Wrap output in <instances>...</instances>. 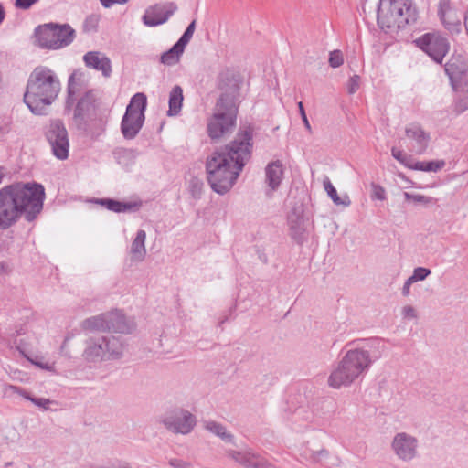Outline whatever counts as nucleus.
<instances>
[{
	"label": "nucleus",
	"mask_w": 468,
	"mask_h": 468,
	"mask_svg": "<svg viewBox=\"0 0 468 468\" xmlns=\"http://www.w3.org/2000/svg\"><path fill=\"white\" fill-rule=\"evenodd\" d=\"M159 421L168 431L182 435L189 434L197 425L196 416L180 406L167 409Z\"/></svg>",
	"instance_id": "obj_9"
},
{
	"label": "nucleus",
	"mask_w": 468,
	"mask_h": 468,
	"mask_svg": "<svg viewBox=\"0 0 468 468\" xmlns=\"http://www.w3.org/2000/svg\"><path fill=\"white\" fill-rule=\"evenodd\" d=\"M203 183L198 179H192L190 182L191 192L193 196H198L201 193Z\"/></svg>",
	"instance_id": "obj_49"
},
{
	"label": "nucleus",
	"mask_w": 468,
	"mask_h": 468,
	"mask_svg": "<svg viewBox=\"0 0 468 468\" xmlns=\"http://www.w3.org/2000/svg\"><path fill=\"white\" fill-rule=\"evenodd\" d=\"M391 155L406 167L409 165V163L411 158L410 155L403 153V151L398 149L397 147L391 148Z\"/></svg>",
	"instance_id": "obj_41"
},
{
	"label": "nucleus",
	"mask_w": 468,
	"mask_h": 468,
	"mask_svg": "<svg viewBox=\"0 0 468 468\" xmlns=\"http://www.w3.org/2000/svg\"><path fill=\"white\" fill-rule=\"evenodd\" d=\"M298 108H299L301 118H302V120L303 122V124H304L305 128L310 132L311 131V125H310L309 121L307 119V116H306V113H305V111H304V107H303V104L302 101L298 102Z\"/></svg>",
	"instance_id": "obj_51"
},
{
	"label": "nucleus",
	"mask_w": 468,
	"mask_h": 468,
	"mask_svg": "<svg viewBox=\"0 0 468 468\" xmlns=\"http://www.w3.org/2000/svg\"><path fill=\"white\" fill-rule=\"evenodd\" d=\"M13 197L5 186L0 189V230H6L20 219Z\"/></svg>",
	"instance_id": "obj_13"
},
{
	"label": "nucleus",
	"mask_w": 468,
	"mask_h": 468,
	"mask_svg": "<svg viewBox=\"0 0 468 468\" xmlns=\"http://www.w3.org/2000/svg\"><path fill=\"white\" fill-rule=\"evenodd\" d=\"M431 273L430 269L424 267L415 268L412 275L410 277L414 282L425 280Z\"/></svg>",
	"instance_id": "obj_42"
},
{
	"label": "nucleus",
	"mask_w": 468,
	"mask_h": 468,
	"mask_svg": "<svg viewBox=\"0 0 468 468\" xmlns=\"http://www.w3.org/2000/svg\"><path fill=\"white\" fill-rule=\"evenodd\" d=\"M129 0H100L101 5L105 8H110L113 5H124Z\"/></svg>",
	"instance_id": "obj_52"
},
{
	"label": "nucleus",
	"mask_w": 468,
	"mask_h": 468,
	"mask_svg": "<svg viewBox=\"0 0 468 468\" xmlns=\"http://www.w3.org/2000/svg\"><path fill=\"white\" fill-rule=\"evenodd\" d=\"M377 18L382 29L399 30L415 23L418 11L412 0H379Z\"/></svg>",
	"instance_id": "obj_7"
},
{
	"label": "nucleus",
	"mask_w": 468,
	"mask_h": 468,
	"mask_svg": "<svg viewBox=\"0 0 468 468\" xmlns=\"http://www.w3.org/2000/svg\"><path fill=\"white\" fill-rule=\"evenodd\" d=\"M114 155L119 164H122L124 161H133L135 158L134 151L125 148L116 150Z\"/></svg>",
	"instance_id": "obj_38"
},
{
	"label": "nucleus",
	"mask_w": 468,
	"mask_h": 468,
	"mask_svg": "<svg viewBox=\"0 0 468 468\" xmlns=\"http://www.w3.org/2000/svg\"><path fill=\"white\" fill-rule=\"evenodd\" d=\"M8 388L11 389L14 393L19 394L21 397H23L27 400L31 401L34 405L44 410H56V409H53L51 407L52 405L57 406L58 403L55 400H51L49 399L45 398L34 397L29 392L17 386L9 385Z\"/></svg>",
	"instance_id": "obj_24"
},
{
	"label": "nucleus",
	"mask_w": 468,
	"mask_h": 468,
	"mask_svg": "<svg viewBox=\"0 0 468 468\" xmlns=\"http://www.w3.org/2000/svg\"><path fill=\"white\" fill-rule=\"evenodd\" d=\"M104 338L90 337L86 340V346L83 351L82 356L88 363H99L106 359L104 351Z\"/></svg>",
	"instance_id": "obj_16"
},
{
	"label": "nucleus",
	"mask_w": 468,
	"mask_h": 468,
	"mask_svg": "<svg viewBox=\"0 0 468 468\" xmlns=\"http://www.w3.org/2000/svg\"><path fill=\"white\" fill-rule=\"evenodd\" d=\"M34 365L37 366L38 367L40 368H48V365L45 364V363H42L40 361H37V360H30Z\"/></svg>",
	"instance_id": "obj_55"
},
{
	"label": "nucleus",
	"mask_w": 468,
	"mask_h": 468,
	"mask_svg": "<svg viewBox=\"0 0 468 468\" xmlns=\"http://www.w3.org/2000/svg\"><path fill=\"white\" fill-rule=\"evenodd\" d=\"M404 197L408 201H412L414 203H422L424 205H430L436 202V199L431 197H426L420 194H410L408 192H404Z\"/></svg>",
	"instance_id": "obj_37"
},
{
	"label": "nucleus",
	"mask_w": 468,
	"mask_h": 468,
	"mask_svg": "<svg viewBox=\"0 0 468 468\" xmlns=\"http://www.w3.org/2000/svg\"><path fill=\"white\" fill-rule=\"evenodd\" d=\"M145 239V231L139 229L131 245L130 254L133 261H143L144 260L146 255Z\"/></svg>",
	"instance_id": "obj_25"
},
{
	"label": "nucleus",
	"mask_w": 468,
	"mask_h": 468,
	"mask_svg": "<svg viewBox=\"0 0 468 468\" xmlns=\"http://www.w3.org/2000/svg\"><path fill=\"white\" fill-rule=\"evenodd\" d=\"M75 37L76 32L69 24H60V48L70 45Z\"/></svg>",
	"instance_id": "obj_34"
},
{
	"label": "nucleus",
	"mask_w": 468,
	"mask_h": 468,
	"mask_svg": "<svg viewBox=\"0 0 468 468\" xmlns=\"http://www.w3.org/2000/svg\"><path fill=\"white\" fill-rule=\"evenodd\" d=\"M107 313L101 314L96 316H92L85 319L81 327L84 330L94 332V331H107Z\"/></svg>",
	"instance_id": "obj_30"
},
{
	"label": "nucleus",
	"mask_w": 468,
	"mask_h": 468,
	"mask_svg": "<svg viewBox=\"0 0 468 468\" xmlns=\"http://www.w3.org/2000/svg\"><path fill=\"white\" fill-rule=\"evenodd\" d=\"M99 19L95 16L86 17L83 22L82 29L85 33L96 32L98 29Z\"/></svg>",
	"instance_id": "obj_40"
},
{
	"label": "nucleus",
	"mask_w": 468,
	"mask_h": 468,
	"mask_svg": "<svg viewBox=\"0 0 468 468\" xmlns=\"http://www.w3.org/2000/svg\"><path fill=\"white\" fill-rule=\"evenodd\" d=\"M146 107L144 93L138 92L132 97L121 122V133L124 139L133 140L137 136L145 120Z\"/></svg>",
	"instance_id": "obj_8"
},
{
	"label": "nucleus",
	"mask_w": 468,
	"mask_h": 468,
	"mask_svg": "<svg viewBox=\"0 0 468 468\" xmlns=\"http://www.w3.org/2000/svg\"><path fill=\"white\" fill-rule=\"evenodd\" d=\"M13 197L20 218L27 222L34 221L43 210L45 188L42 184L33 182H16L5 186Z\"/></svg>",
	"instance_id": "obj_6"
},
{
	"label": "nucleus",
	"mask_w": 468,
	"mask_h": 468,
	"mask_svg": "<svg viewBox=\"0 0 468 468\" xmlns=\"http://www.w3.org/2000/svg\"><path fill=\"white\" fill-rule=\"evenodd\" d=\"M254 128L239 127L233 140L215 150L206 161L207 179L218 195L228 193L236 183L253 150Z\"/></svg>",
	"instance_id": "obj_1"
},
{
	"label": "nucleus",
	"mask_w": 468,
	"mask_h": 468,
	"mask_svg": "<svg viewBox=\"0 0 468 468\" xmlns=\"http://www.w3.org/2000/svg\"><path fill=\"white\" fill-rule=\"evenodd\" d=\"M416 46L424 51L436 63L441 64L449 52L450 42L440 32H429L415 39Z\"/></svg>",
	"instance_id": "obj_10"
},
{
	"label": "nucleus",
	"mask_w": 468,
	"mask_h": 468,
	"mask_svg": "<svg viewBox=\"0 0 468 468\" xmlns=\"http://www.w3.org/2000/svg\"><path fill=\"white\" fill-rule=\"evenodd\" d=\"M39 0H16L15 6L18 9L27 10Z\"/></svg>",
	"instance_id": "obj_48"
},
{
	"label": "nucleus",
	"mask_w": 468,
	"mask_h": 468,
	"mask_svg": "<svg viewBox=\"0 0 468 468\" xmlns=\"http://www.w3.org/2000/svg\"><path fill=\"white\" fill-rule=\"evenodd\" d=\"M360 85V77L358 75L352 76L347 82V91L349 94H354L357 91Z\"/></svg>",
	"instance_id": "obj_46"
},
{
	"label": "nucleus",
	"mask_w": 468,
	"mask_h": 468,
	"mask_svg": "<svg viewBox=\"0 0 468 468\" xmlns=\"http://www.w3.org/2000/svg\"><path fill=\"white\" fill-rule=\"evenodd\" d=\"M372 187H373V194H372L373 198H376V199L381 200V201L386 199V192H385L384 187H382L379 185H376V184H373Z\"/></svg>",
	"instance_id": "obj_47"
},
{
	"label": "nucleus",
	"mask_w": 468,
	"mask_h": 468,
	"mask_svg": "<svg viewBox=\"0 0 468 468\" xmlns=\"http://www.w3.org/2000/svg\"><path fill=\"white\" fill-rule=\"evenodd\" d=\"M179 463H180L179 460L174 459V460H171L169 463L171 466H173L175 468H179L180 467Z\"/></svg>",
	"instance_id": "obj_57"
},
{
	"label": "nucleus",
	"mask_w": 468,
	"mask_h": 468,
	"mask_svg": "<svg viewBox=\"0 0 468 468\" xmlns=\"http://www.w3.org/2000/svg\"><path fill=\"white\" fill-rule=\"evenodd\" d=\"M445 166L444 160L425 162V172H438Z\"/></svg>",
	"instance_id": "obj_45"
},
{
	"label": "nucleus",
	"mask_w": 468,
	"mask_h": 468,
	"mask_svg": "<svg viewBox=\"0 0 468 468\" xmlns=\"http://www.w3.org/2000/svg\"><path fill=\"white\" fill-rule=\"evenodd\" d=\"M176 10L177 5L174 2L155 4L145 10L142 20L147 27H156L165 23Z\"/></svg>",
	"instance_id": "obj_14"
},
{
	"label": "nucleus",
	"mask_w": 468,
	"mask_h": 468,
	"mask_svg": "<svg viewBox=\"0 0 468 468\" xmlns=\"http://www.w3.org/2000/svg\"><path fill=\"white\" fill-rule=\"evenodd\" d=\"M2 179H3V175L0 174V183L2 182Z\"/></svg>",
	"instance_id": "obj_59"
},
{
	"label": "nucleus",
	"mask_w": 468,
	"mask_h": 468,
	"mask_svg": "<svg viewBox=\"0 0 468 468\" xmlns=\"http://www.w3.org/2000/svg\"><path fill=\"white\" fill-rule=\"evenodd\" d=\"M412 283H414V282L410 277L404 282L402 291H401V292L404 296H408L410 294V286Z\"/></svg>",
	"instance_id": "obj_54"
},
{
	"label": "nucleus",
	"mask_w": 468,
	"mask_h": 468,
	"mask_svg": "<svg viewBox=\"0 0 468 468\" xmlns=\"http://www.w3.org/2000/svg\"><path fill=\"white\" fill-rule=\"evenodd\" d=\"M64 111L72 112V125L78 132L90 134L91 123L98 118L99 102L95 90L87 89L80 70H74L69 78Z\"/></svg>",
	"instance_id": "obj_3"
},
{
	"label": "nucleus",
	"mask_w": 468,
	"mask_h": 468,
	"mask_svg": "<svg viewBox=\"0 0 468 468\" xmlns=\"http://www.w3.org/2000/svg\"><path fill=\"white\" fill-rule=\"evenodd\" d=\"M104 338V351L107 360L118 359L122 356L124 345L118 336H101Z\"/></svg>",
	"instance_id": "obj_23"
},
{
	"label": "nucleus",
	"mask_w": 468,
	"mask_h": 468,
	"mask_svg": "<svg viewBox=\"0 0 468 468\" xmlns=\"http://www.w3.org/2000/svg\"><path fill=\"white\" fill-rule=\"evenodd\" d=\"M45 136L51 146L52 154L58 158V120H50L49 125L46 128Z\"/></svg>",
	"instance_id": "obj_29"
},
{
	"label": "nucleus",
	"mask_w": 468,
	"mask_h": 468,
	"mask_svg": "<svg viewBox=\"0 0 468 468\" xmlns=\"http://www.w3.org/2000/svg\"><path fill=\"white\" fill-rule=\"evenodd\" d=\"M464 92H466L467 95H468V80L465 83V90H464Z\"/></svg>",
	"instance_id": "obj_58"
},
{
	"label": "nucleus",
	"mask_w": 468,
	"mask_h": 468,
	"mask_svg": "<svg viewBox=\"0 0 468 468\" xmlns=\"http://www.w3.org/2000/svg\"><path fill=\"white\" fill-rule=\"evenodd\" d=\"M407 167L410 169H412V170L425 172V162H421V161L412 162V160L410 159L409 165Z\"/></svg>",
	"instance_id": "obj_53"
},
{
	"label": "nucleus",
	"mask_w": 468,
	"mask_h": 468,
	"mask_svg": "<svg viewBox=\"0 0 468 468\" xmlns=\"http://www.w3.org/2000/svg\"><path fill=\"white\" fill-rule=\"evenodd\" d=\"M96 203H99L101 206L105 207L108 210L117 213L132 210L133 208H135L137 207L135 203L121 202L111 198L97 199Z\"/></svg>",
	"instance_id": "obj_31"
},
{
	"label": "nucleus",
	"mask_w": 468,
	"mask_h": 468,
	"mask_svg": "<svg viewBox=\"0 0 468 468\" xmlns=\"http://www.w3.org/2000/svg\"><path fill=\"white\" fill-rule=\"evenodd\" d=\"M324 186L325 191L327 192V195L330 197V198L333 200V202L335 205H343L345 207H347L350 205V200L348 197H346L345 199H342L338 197L337 191L335 188V186L332 185L329 178H325L324 180Z\"/></svg>",
	"instance_id": "obj_33"
},
{
	"label": "nucleus",
	"mask_w": 468,
	"mask_h": 468,
	"mask_svg": "<svg viewBox=\"0 0 468 468\" xmlns=\"http://www.w3.org/2000/svg\"><path fill=\"white\" fill-rule=\"evenodd\" d=\"M204 428L220 438L223 441L234 443V435L228 431L223 424L215 420H207L204 422Z\"/></svg>",
	"instance_id": "obj_28"
},
{
	"label": "nucleus",
	"mask_w": 468,
	"mask_h": 468,
	"mask_svg": "<svg viewBox=\"0 0 468 468\" xmlns=\"http://www.w3.org/2000/svg\"><path fill=\"white\" fill-rule=\"evenodd\" d=\"M418 447V439L407 432L397 433L391 441V449L396 456L406 463L417 458Z\"/></svg>",
	"instance_id": "obj_11"
},
{
	"label": "nucleus",
	"mask_w": 468,
	"mask_h": 468,
	"mask_svg": "<svg viewBox=\"0 0 468 468\" xmlns=\"http://www.w3.org/2000/svg\"><path fill=\"white\" fill-rule=\"evenodd\" d=\"M196 28V21L193 20L186 27L181 37L177 40L178 46H182L186 48L187 43L193 37L194 31Z\"/></svg>",
	"instance_id": "obj_39"
},
{
	"label": "nucleus",
	"mask_w": 468,
	"mask_h": 468,
	"mask_svg": "<svg viewBox=\"0 0 468 468\" xmlns=\"http://www.w3.org/2000/svg\"><path fill=\"white\" fill-rule=\"evenodd\" d=\"M85 66L101 71L105 78L112 74V63L108 57L99 51H89L83 56Z\"/></svg>",
	"instance_id": "obj_18"
},
{
	"label": "nucleus",
	"mask_w": 468,
	"mask_h": 468,
	"mask_svg": "<svg viewBox=\"0 0 468 468\" xmlns=\"http://www.w3.org/2000/svg\"><path fill=\"white\" fill-rule=\"evenodd\" d=\"M241 84L242 77L234 69H226L218 74V88L221 93L207 126V134L212 141L225 137L235 128Z\"/></svg>",
	"instance_id": "obj_2"
},
{
	"label": "nucleus",
	"mask_w": 468,
	"mask_h": 468,
	"mask_svg": "<svg viewBox=\"0 0 468 468\" xmlns=\"http://www.w3.org/2000/svg\"><path fill=\"white\" fill-rule=\"evenodd\" d=\"M69 148L67 130L63 125H60V160H66L69 157Z\"/></svg>",
	"instance_id": "obj_36"
},
{
	"label": "nucleus",
	"mask_w": 468,
	"mask_h": 468,
	"mask_svg": "<svg viewBox=\"0 0 468 468\" xmlns=\"http://www.w3.org/2000/svg\"><path fill=\"white\" fill-rule=\"evenodd\" d=\"M183 99V89L179 85L174 86L169 94V109L167 111L168 116H175L180 112Z\"/></svg>",
	"instance_id": "obj_27"
},
{
	"label": "nucleus",
	"mask_w": 468,
	"mask_h": 468,
	"mask_svg": "<svg viewBox=\"0 0 468 468\" xmlns=\"http://www.w3.org/2000/svg\"><path fill=\"white\" fill-rule=\"evenodd\" d=\"M107 331L121 334H130L134 328L133 322L127 320L119 311L107 313Z\"/></svg>",
	"instance_id": "obj_20"
},
{
	"label": "nucleus",
	"mask_w": 468,
	"mask_h": 468,
	"mask_svg": "<svg viewBox=\"0 0 468 468\" xmlns=\"http://www.w3.org/2000/svg\"><path fill=\"white\" fill-rule=\"evenodd\" d=\"M438 16L444 27L451 32H460L461 21L455 15L450 0H440Z\"/></svg>",
	"instance_id": "obj_17"
},
{
	"label": "nucleus",
	"mask_w": 468,
	"mask_h": 468,
	"mask_svg": "<svg viewBox=\"0 0 468 468\" xmlns=\"http://www.w3.org/2000/svg\"><path fill=\"white\" fill-rule=\"evenodd\" d=\"M378 358V356L372 358L369 352L362 348L348 350L331 371L327 380L328 386L335 389L350 386L364 375Z\"/></svg>",
	"instance_id": "obj_5"
},
{
	"label": "nucleus",
	"mask_w": 468,
	"mask_h": 468,
	"mask_svg": "<svg viewBox=\"0 0 468 468\" xmlns=\"http://www.w3.org/2000/svg\"><path fill=\"white\" fill-rule=\"evenodd\" d=\"M290 237L299 245L306 240L305 228L303 217L294 210L288 217Z\"/></svg>",
	"instance_id": "obj_22"
},
{
	"label": "nucleus",
	"mask_w": 468,
	"mask_h": 468,
	"mask_svg": "<svg viewBox=\"0 0 468 468\" xmlns=\"http://www.w3.org/2000/svg\"><path fill=\"white\" fill-rule=\"evenodd\" d=\"M404 318L414 319L417 318V312L411 305H406L402 308L401 312Z\"/></svg>",
	"instance_id": "obj_50"
},
{
	"label": "nucleus",
	"mask_w": 468,
	"mask_h": 468,
	"mask_svg": "<svg viewBox=\"0 0 468 468\" xmlns=\"http://www.w3.org/2000/svg\"><path fill=\"white\" fill-rule=\"evenodd\" d=\"M34 45L40 48H58V23L39 25L32 37Z\"/></svg>",
	"instance_id": "obj_12"
},
{
	"label": "nucleus",
	"mask_w": 468,
	"mask_h": 468,
	"mask_svg": "<svg viewBox=\"0 0 468 468\" xmlns=\"http://www.w3.org/2000/svg\"><path fill=\"white\" fill-rule=\"evenodd\" d=\"M54 73L45 67H37L31 72L23 100L33 114H48L47 108L55 101L58 94L54 89Z\"/></svg>",
	"instance_id": "obj_4"
},
{
	"label": "nucleus",
	"mask_w": 468,
	"mask_h": 468,
	"mask_svg": "<svg viewBox=\"0 0 468 468\" xmlns=\"http://www.w3.org/2000/svg\"><path fill=\"white\" fill-rule=\"evenodd\" d=\"M444 70L449 77L452 85L454 87L455 82L461 80L466 71L465 64L458 58H452L444 65Z\"/></svg>",
	"instance_id": "obj_26"
},
{
	"label": "nucleus",
	"mask_w": 468,
	"mask_h": 468,
	"mask_svg": "<svg viewBox=\"0 0 468 468\" xmlns=\"http://www.w3.org/2000/svg\"><path fill=\"white\" fill-rule=\"evenodd\" d=\"M406 136L415 142L414 151L418 154H423L429 145L431 136L420 124L410 123L405 129Z\"/></svg>",
	"instance_id": "obj_19"
},
{
	"label": "nucleus",
	"mask_w": 468,
	"mask_h": 468,
	"mask_svg": "<svg viewBox=\"0 0 468 468\" xmlns=\"http://www.w3.org/2000/svg\"><path fill=\"white\" fill-rule=\"evenodd\" d=\"M302 456L311 463H316L322 461V459L326 458L328 456V452L325 449H321L318 451H314L306 448Z\"/></svg>",
	"instance_id": "obj_35"
},
{
	"label": "nucleus",
	"mask_w": 468,
	"mask_h": 468,
	"mask_svg": "<svg viewBox=\"0 0 468 468\" xmlns=\"http://www.w3.org/2000/svg\"><path fill=\"white\" fill-rule=\"evenodd\" d=\"M468 109V95L466 92L463 93V96L459 97V99L455 101L454 111L457 113H462L465 110Z\"/></svg>",
	"instance_id": "obj_44"
},
{
	"label": "nucleus",
	"mask_w": 468,
	"mask_h": 468,
	"mask_svg": "<svg viewBox=\"0 0 468 468\" xmlns=\"http://www.w3.org/2000/svg\"><path fill=\"white\" fill-rule=\"evenodd\" d=\"M184 50L185 48L178 46V43L176 42L170 49L161 55V63L166 66L176 65L179 61L180 56L183 54Z\"/></svg>",
	"instance_id": "obj_32"
},
{
	"label": "nucleus",
	"mask_w": 468,
	"mask_h": 468,
	"mask_svg": "<svg viewBox=\"0 0 468 468\" xmlns=\"http://www.w3.org/2000/svg\"><path fill=\"white\" fill-rule=\"evenodd\" d=\"M5 17V12L3 5L0 3V24L4 21Z\"/></svg>",
	"instance_id": "obj_56"
},
{
	"label": "nucleus",
	"mask_w": 468,
	"mask_h": 468,
	"mask_svg": "<svg viewBox=\"0 0 468 468\" xmlns=\"http://www.w3.org/2000/svg\"><path fill=\"white\" fill-rule=\"evenodd\" d=\"M284 169L282 161L270 162L265 167V182L271 190L280 186L283 178Z\"/></svg>",
	"instance_id": "obj_21"
},
{
	"label": "nucleus",
	"mask_w": 468,
	"mask_h": 468,
	"mask_svg": "<svg viewBox=\"0 0 468 468\" xmlns=\"http://www.w3.org/2000/svg\"><path fill=\"white\" fill-rule=\"evenodd\" d=\"M344 63L342 52L340 50H334L329 55V64L332 68H338Z\"/></svg>",
	"instance_id": "obj_43"
},
{
	"label": "nucleus",
	"mask_w": 468,
	"mask_h": 468,
	"mask_svg": "<svg viewBox=\"0 0 468 468\" xmlns=\"http://www.w3.org/2000/svg\"><path fill=\"white\" fill-rule=\"evenodd\" d=\"M225 454L228 458L235 461L245 468H271V464L260 454L251 449L245 451L226 450Z\"/></svg>",
	"instance_id": "obj_15"
}]
</instances>
